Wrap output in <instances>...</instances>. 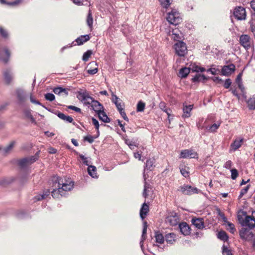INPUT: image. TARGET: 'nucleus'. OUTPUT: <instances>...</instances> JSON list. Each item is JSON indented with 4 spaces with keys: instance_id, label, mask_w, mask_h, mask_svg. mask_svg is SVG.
Masks as SVG:
<instances>
[{
    "instance_id": "62",
    "label": "nucleus",
    "mask_w": 255,
    "mask_h": 255,
    "mask_svg": "<svg viewBox=\"0 0 255 255\" xmlns=\"http://www.w3.org/2000/svg\"><path fill=\"white\" fill-rule=\"evenodd\" d=\"M232 162L231 160H228L225 163L224 167L226 169H230L232 166Z\"/></svg>"
},
{
    "instance_id": "49",
    "label": "nucleus",
    "mask_w": 255,
    "mask_h": 255,
    "mask_svg": "<svg viewBox=\"0 0 255 255\" xmlns=\"http://www.w3.org/2000/svg\"><path fill=\"white\" fill-rule=\"evenodd\" d=\"M180 172L181 174L185 177H189V172L188 171L186 167L181 168Z\"/></svg>"
},
{
    "instance_id": "13",
    "label": "nucleus",
    "mask_w": 255,
    "mask_h": 255,
    "mask_svg": "<svg viewBox=\"0 0 255 255\" xmlns=\"http://www.w3.org/2000/svg\"><path fill=\"white\" fill-rule=\"evenodd\" d=\"M77 97L79 100L84 102L86 105L89 104V101L92 99V97L86 92H78Z\"/></svg>"
},
{
    "instance_id": "45",
    "label": "nucleus",
    "mask_w": 255,
    "mask_h": 255,
    "mask_svg": "<svg viewBox=\"0 0 255 255\" xmlns=\"http://www.w3.org/2000/svg\"><path fill=\"white\" fill-rule=\"evenodd\" d=\"M231 178L232 179H236L239 176V173L238 170L234 168L231 170Z\"/></svg>"
},
{
    "instance_id": "17",
    "label": "nucleus",
    "mask_w": 255,
    "mask_h": 255,
    "mask_svg": "<svg viewBox=\"0 0 255 255\" xmlns=\"http://www.w3.org/2000/svg\"><path fill=\"white\" fill-rule=\"evenodd\" d=\"M243 138H238L236 139L234 142L231 144V147L234 151L237 150L243 144L244 142Z\"/></svg>"
},
{
    "instance_id": "16",
    "label": "nucleus",
    "mask_w": 255,
    "mask_h": 255,
    "mask_svg": "<svg viewBox=\"0 0 255 255\" xmlns=\"http://www.w3.org/2000/svg\"><path fill=\"white\" fill-rule=\"evenodd\" d=\"M193 108V105H184L183 108V118H188L191 116V112Z\"/></svg>"
},
{
    "instance_id": "36",
    "label": "nucleus",
    "mask_w": 255,
    "mask_h": 255,
    "mask_svg": "<svg viewBox=\"0 0 255 255\" xmlns=\"http://www.w3.org/2000/svg\"><path fill=\"white\" fill-rule=\"evenodd\" d=\"M23 114L25 118L30 119L31 121L33 123L35 122V119L31 114L29 110H24Z\"/></svg>"
},
{
    "instance_id": "51",
    "label": "nucleus",
    "mask_w": 255,
    "mask_h": 255,
    "mask_svg": "<svg viewBox=\"0 0 255 255\" xmlns=\"http://www.w3.org/2000/svg\"><path fill=\"white\" fill-rule=\"evenodd\" d=\"M14 143V141H12L7 147L4 148L3 149L4 153L8 152L13 148Z\"/></svg>"
},
{
    "instance_id": "18",
    "label": "nucleus",
    "mask_w": 255,
    "mask_h": 255,
    "mask_svg": "<svg viewBox=\"0 0 255 255\" xmlns=\"http://www.w3.org/2000/svg\"><path fill=\"white\" fill-rule=\"evenodd\" d=\"M148 212L149 206L146 203H144L140 209V218L142 220L146 218Z\"/></svg>"
},
{
    "instance_id": "56",
    "label": "nucleus",
    "mask_w": 255,
    "mask_h": 255,
    "mask_svg": "<svg viewBox=\"0 0 255 255\" xmlns=\"http://www.w3.org/2000/svg\"><path fill=\"white\" fill-rule=\"evenodd\" d=\"M249 188H250V185H247L244 188L242 189L240 192V197H241L244 194H246L247 193V192L248 191Z\"/></svg>"
},
{
    "instance_id": "53",
    "label": "nucleus",
    "mask_w": 255,
    "mask_h": 255,
    "mask_svg": "<svg viewBox=\"0 0 255 255\" xmlns=\"http://www.w3.org/2000/svg\"><path fill=\"white\" fill-rule=\"evenodd\" d=\"M79 157L82 160L83 164H84L86 165L89 166V161L88 160V158L86 157H85L83 154H80Z\"/></svg>"
},
{
    "instance_id": "43",
    "label": "nucleus",
    "mask_w": 255,
    "mask_h": 255,
    "mask_svg": "<svg viewBox=\"0 0 255 255\" xmlns=\"http://www.w3.org/2000/svg\"><path fill=\"white\" fill-rule=\"evenodd\" d=\"M4 52H5V54L6 55L7 57L5 58H1L0 57V60H1L4 63H6L9 60V57L10 55V51H9V50L6 48L4 49Z\"/></svg>"
},
{
    "instance_id": "63",
    "label": "nucleus",
    "mask_w": 255,
    "mask_h": 255,
    "mask_svg": "<svg viewBox=\"0 0 255 255\" xmlns=\"http://www.w3.org/2000/svg\"><path fill=\"white\" fill-rule=\"evenodd\" d=\"M121 115L123 118V119L127 121H128V117L126 116V114L124 110V109H122L121 111H119Z\"/></svg>"
},
{
    "instance_id": "25",
    "label": "nucleus",
    "mask_w": 255,
    "mask_h": 255,
    "mask_svg": "<svg viewBox=\"0 0 255 255\" xmlns=\"http://www.w3.org/2000/svg\"><path fill=\"white\" fill-rule=\"evenodd\" d=\"M208 79V78L206 77L204 75L196 74L193 78H192V81L193 82L200 81L205 82Z\"/></svg>"
},
{
    "instance_id": "52",
    "label": "nucleus",
    "mask_w": 255,
    "mask_h": 255,
    "mask_svg": "<svg viewBox=\"0 0 255 255\" xmlns=\"http://www.w3.org/2000/svg\"><path fill=\"white\" fill-rule=\"evenodd\" d=\"M94 138H95L93 136L88 135L84 137V140L87 141L90 143H92L94 142Z\"/></svg>"
},
{
    "instance_id": "47",
    "label": "nucleus",
    "mask_w": 255,
    "mask_h": 255,
    "mask_svg": "<svg viewBox=\"0 0 255 255\" xmlns=\"http://www.w3.org/2000/svg\"><path fill=\"white\" fill-rule=\"evenodd\" d=\"M45 98L46 100L49 101H53L55 99V96L52 93H46L45 94Z\"/></svg>"
},
{
    "instance_id": "21",
    "label": "nucleus",
    "mask_w": 255,
    "mask_h": 255,
    "mask_svg": "<svg viewBox=\"0 0 255 255\" xmlns=\"http://www.w3.org/2000/svg\"><path fill=\"white\" fill-rule=\"evenodd\" d=\"M166 222L172 226H176L178 223V218L175 215H170L166 218Z\"/></svg>"
},
{
    "instance_id": "30",
    "label": "nucleus",
    "mask_w": 255,
    "mask_h": 255,
    "mask_svg": "<svg viewBox=\"0 0 255 255\" xmlns=\"http://www.w3.org/2000/svg\"><path fill=\"white\" fill-rule=\"evenodd\" d=\"M57 116L61 119L68 122L69 123H72L73 121V119L71 117L69 116H66L62 113L59 112L57 114Z\"/></svg>"
},
{
    "instance_id": "24",
    "label": "nucleus",
    "mask_w": 255,
    "mask_h": 255,
    "mask_svg": "<svg viewBox=\"0 0 255 255\" xmlns=\"http://www.w3.org/2000/svg\"><path fill=\"white\" fill-rule=\"evenodd\" d=\"M190 72V68L184 67L179 70V76L181 78H186Z\"/></svg>"
},
{
    "instance_id": "23",
    "label": "nucleus",
    "mask_w": 255,
    "mask_h": 255,
    "mask_svg": "<svg viewBox=\"0 0 255 255\" xmlns=\"http://www.w3.org/2000/svg\"><path fill=\"white\" fill-rule=\"evenodd\" d=\"M3 76L5 82L6 84H9L12 79L10 71L8 69L5 70L3 72Z\"/></svg>"
},
{
    "instance_id": "46",
    "label": "nucleus",
    "mask_w": 255,
    "mask_h": 255,
    "mask_svg": "<svg viewBox=\"0 0 255 255\" xmlns=\"http://www.w3.org/2000/svg\"><path fill=\"white\" fill-rule=\"evenodd\" d=\"M217 211L218 215L220 217H221V218H222V220H223V222H224V223H225V222H227V220H227V217L225 216V214H224L223 212H222V211H221V210H220V209H218L217 210Z\"/></svg>"
},
{
    "instance_id": "59",
    "label": "nucleus",
    "mask_w": 255,
    "mask_h": 255,
    "mask_svg": "<svg viewBox=\"0 0 255 255\" xmlns=\"http://www.w3.org/2000/svg\"><path fill=\"white\" fill-rule=\"evenodd\" d=\"M149 188V185L145 184L144 188V191L143 192V196L145 198H147L148 194H147V191L148 189Z\"/></svg>"
},
{
    "instance_id": "29",
    "label": "nucleus",
    "mask_w": 255,
    "mask_h": 255,
    "mask_svg": "<svg viewBox=\"0 0 255 255\" xmlns=\"http://www.w3.org/2000/svg\"><path fill=\"white\" fill-rule=\"evenodd\" d=\"M189 68L190 69V71H192L193 72H203L206 70L205 68L199 67L194 64H191Z\"/></svg>"
},
{
    "instance_id": "37",
    "label": "nucleus",
    "mask_w": 255,
    "mask_h": 255,
    "mask_svg": "<svg viewBox=\"0 0 255 255\" xmlns=\"http://www.w3.org/2000/svg\"><path fill=\"white\" fill-rule=\"evenodd\" d=\"M53 91L55 94L57 95L60 94L62 92L64 93L66 95H68V92L67 91V90L63 88L62 87L55 88L53 89Z\"/></svg>"
},
{
    "instance_id": "44",
    "label": "nucleus",
    "mask_w": 255,
    "mask_h": 255,
    "mask_svg": "<svg viewBox=\"0 0 255 255\" xmlns=\"http://www.w3.org/2000/svg\"><path fill=\"white\" fill-rule=\"evenodd\" d=\"M227 224L228 226L229 227V230L232 234H234V233L236 232V230L235 228V226L233 223H231L227 221V222H225Z\"/></svg>"
},
{
    "instance_id": "40",
    "label": "nucleus",
    "mask_w": 255,
    "mask_h": 255,
    "mask_svg": "<svg viewBox=\"0 0 255 255\" xmlns=\"http://www.w3.org/2000/svg\"><path fill=\"white\" fill-rule=\"evenodd\" d=\"M159 1L163 7L167 8L171 3L172 0H159Z\"/></svg>"
},
{
    "instance_id": "34",
    "label": "nucleus",
    "mask_w": 255,
    "mask_h": 255,
    "mask_svg": "<svg viewBox=\"0 0 255 255\" xmlns=\"http://www.w3.org/2000/svg\"><path fill=\"white\" fill-rule=\"evenodd\" d=\"M218 238L220 240L225 242L227 241L229 239V237L226 232L224 231H220L218 234Z\"/></svg>"
},
{
    "instance_id": "58",
    "label": "nucleus",
    "mask_w": 255,
    "mask_h": 255,
    "mask_svg": "<svg viewBox=\"0 0 255 255\" xmlns=\"http://www.w3.org/2000/svg\"><path fill=\"white\" fill-rule=\"evenodd\" d=\"M50 193V191L49 189H46V190L43 191V193L42 194V196H41L40 198L41 199L46 198L47 196H49Z\"/></svg>"
},
{
    "instance_id": "41",
    "label": "nucleus",
    "mask_w": 255,
    "mask_h": 255,
    "mask_svg": "<svg viewBox=\"0 0 255 255\" xmlns=\"http://www.w3.org/2000/svg\"><path fill=\"white\" fill-rule=\"evenodd\" d=\"M220 124H214L212 126L207 127L206 129L210 132H215L219 128Z\"/></svg>"
},
{
    "instance_id": "19",
    "label": "nucleus",
    "mask_w": 255,
    "mask_h": 255,
    "mask_svg": "<svg viewBox=\"0 0 255 255\" xmlns=\"http://www.w3.org/2000/svg\"><path fill=\"white\" fill-rule=\"evenodd\" d=\"M90 39L89 35L86 34L84 35H81L75 40L76 44L75 45H81L83 44L86 42L89 41Z\"/></svg>"
},
{
    "instance_id": "11",
    "label": "nucleus",
    "mask_w": 255,
    "mask_h": 255,
    "mask_svg": "<svg viewBox=\"0 0 255 255\" xmlns=\"http://www.w3.org/2000/svg\"><path fill=\"white\" fill-rule=\"evenodd\" d=\"M236 69V66L234 64L225 65L222 67L221 73L223 75L229 76L233 73Z\"/></svg>"
},
{
    "instance_id": "26",
    "label": "nucleus",
    "mask_w": 255,
    "mask_h": 255,
    "mask_svg": "<svg viewBox=\"0 0 255 255\" xmlns=\"http://www.w3.org/2000/svg\"><path fill=\"white\" fill-rule=\"evenodd\" d=\"M89 174L93 178H97V168L95 166L90 165L88 167Z\"/></svg>"
},
{
    "instance_id": "57",
    "label": "nucleus",
    "mask_w": 255,
    "mask_h": 255,
    "mask_svg": "<svg viewBox=\"0 0 255 255\" xmlns=\"http://www.w3.org/2000/svg\"><path fill=\"white\" fill-rule=\"evenodd\" d=\"M0 34L4 38L8 37L7 31L2 27H0Z\"/></svg>"
},
{
    "instance_id": "28",
    "label": "nucleus",
    "mask_w": 255,
    "mask_h": 255,
    "mask_svg": "<svg viewBox=\"0 0 255 255\" xmlns=\"http://www.w3.org/2000/svg\"><path fill=\"white\" fill-rule=\"evenodd\" d=\"M155 159L150 158L149 159H147L146 161V167L147 169L150 171H152L155 167Z\"/></svg>"
},
{
    "instance_id": "60",
    "label": "nucleus",
    "mask_w": 255,
    "mask_h": 255,
    "mask_svg": "<svg viewBox=\"0 0 255 255\" xmlns=\"http://www.w3.org/2000/svg\"><path fill=\"white\" fill-rule=\"evenodd\" d=\"M98 72V68L95 67L93 69H89L87 70V72L88 74L90 75H94L97 73Z\"/></svg>"
},
{
    "instance_id": "38",
    "label": "nucleus",
    "mask_w": 255,
    "mask_h": 255,
    "mask_svg": "<svg viewBox=\"0 0 255 255\" xmlns=\"http://www.w3.org/2000/svg\"><path fill=\"white\" fill-rule=\"evenodd\" d=\"M145 104L142 101H139L138 102L137 105L136 111L138 112H143L145 109Z\"/></svg>"
},
{
    "instance_id": "8",
    "label": "nucleus",
    "mask_w": 255,
    "mask_h": 255,
    "mask_svg": "<svg viewBox=\"0 0 255 255\" xmlns=\"http://www.w3.org/2000/svg\"><path fill=\"white\" fill-rule=\"evenodd\" d=\"M38 158V156L35 154L29 157H25L18 160V165L21 168H24L28 165L36 161Z\"/></svg>"
},
{
    "instance_id": "32",
    "label": "nucleus",
    "mask_w": 255,
    "mask_h": 255,
    "mask_svg": "<svg viewBox=\"0 0 255 255\" xmlns=\"http://www.w3.org/2000/svg\"><path fill=\"white\" fill-rule=\"evenodd\" d=\"M86 22L89 27L92 29L93 27V18L92 12L89 10L86 19Z\"/></svg>"
},
{
    "instance_id": "42",
    "label": "nucleus",
    "mask_w": 255,
    "mask_h": 255,
    "mask_svg": "<svg viewBox=\"0 0 255 255\" xmlns=\"http://www.w3.org/2000/svg\"><path fill=\"white\" fill-rule=\"evenodd\" d=\"M147 223L146 222H144V225L142 230V233L141 236V238L142 241L145 240L146 238V232H147Z\"/></svg>"
},
{
    "instance_id": "20",
    "label": "nucleus",
    "mask_w": 255,
    "mask_h": 255,
    "mask_svg": "<svg viewBox=\"0 0 255 255\" xmlns=\"http://www.w3.org/2000/svg\"><path fill=\"white\" fill-rule=\"evenodd\" d=\"M112 101L116 105L118 111H121L123 109L124 104L122 100L119 98L116 95H113Z\"/></svg>"
},
{
    "instance_id": "9",
    "label": "nucleus",
    "mask_w": 255,
    "mask_h": 255,
    "mask_svg": "<svg viewBox=\"0 0 255 255\" xmlns=\"http://www.w3.org/2000/svg\"><path fill=\"white\" fill-rule=\"evenodd\" d=\"M239 235L242 239L247 241L252 240L254 237V234L250 230L245 228H243L240 231Z\"/></svg>"
},
{
    "instance_id": "4",
    "label": "nucleus",
    "mask_w": 255,
    "mask_h": 255,
    "mask_svg": "<svg viewBox=\"0 0 255 255\" xmlns=\"http://www.w3.org/2000/svg\"><path fill=\"white\" fill-rule=\"evenodd\" d=\"M239 43L245 49L248 51L252 46H254V41L252 38L247 34H242L239 38Z\"/></svg>"
},
{
    "instance_id": "61",
    "label": "nucleus",
    "mask_w": 255,
    "mask_h": 255,
    "mask_svg": "<svg viewBox=\"0 0 255 255\" xmlns=\"http://www.w3.org/2000/svg\"><path fill=\"white\" fill-rule=\"evenodd\" d=\"M67 108L69 109H70V110H74L75 112H78V113H81V110L80 108H79L78 107H76L75 106H68L67 107Z\"/></svg>"
},
{
    "instance_id": "14",
    "label": "nucleus",
    "mask_w": 255,
    "mask_h": 255,
    "mask_svg": "<svg viewBox=\"0 0 255 255\" xmlns=\"http://www.w3.org/2000/svg\"><path fill=\"white\" fill-rule=\"evenodd\" d=\"M179 227L180 232L185 236L189 235L191 233V229L186 222H182L179 224Z\"/></svg>"
},
{
    "instance_id": "7",
    "label": "nucleus",
    "mask_w": 255,
    "mask_h": 255,
    "mask_svg": "<svg viewBox=\"0 0 255 255\" xmlns=\"http://www.w3.org/2000/svg\"><path fill=\"white\" fill-rule=\"evenodd\" d=\"M233 15L239 20H245L247 16L246 9L244 7L239 6L236 7L233 10Z\"/></svg>"
},
{
    "instance_id": "39",
    "label": "nucleus",
    "mask_w": 255,
    "mask_h": 255,
    "mask_svg": "<svg viewBox=\"0 0 255 255\" xmlns=\"http://www.w3.org/2000/svg\"><path fill=\"white\" fill-rule=\"evenodd\" d=\"M92 54V51L91 50H87L86 52L84 53L82 57V60L85 62L87 61Z\"/></svg>"
},
{
    "instance_id": "54",
    "label": "nucleus",
    "mask_w": 255,
    "mask_h": 255,
    "mask_svg": "<svg viewBox=\"0 0 255 255\" xmlns=\"http://www.w3.org/2000/svg\"><path fill=\"white\" fill-rule=\"evenodd\" d=\"M92 122L93 125L95 126L96 129H97L98 133H99V124L98 121L96 119L93 118L92 119Z\"/></svg>"
},
{
    "instance_id": "22",
    "label": "nucleus",
    "mask_w": 255,
    "mask_h": 255,
    "mask_svg": "<svg viewBox=\"0 0 255 255\" xmlns=\"http://www.w3.org/2000/svg\"><path fill=\"white\" fill-rule=\"evenodd\" d=\"M98 115L99 119L105 123L110 122V118L107 116L104 110L98 113Z\"/></svg>"
},
{
    "instance_id": "1",
    "label": "nucleus",
    "mask_w": 255,
    "mask_h": 255,
    "mask_svg": "<svg viewBox=\"0 0 255 255\" xmlns=\"http://www.w3.org/2000/svg\"><path fill=\"white\" fill-rule=\"evenodd\" d=\"M51 195L54 198H60L65 192L70 191L73 187L74 182L64 179L61 177L54 175L51 178Z\"/></svg>"
},
{
    "instance_id": "2",
    "label": "nucleus",
    "mask_w": 255,
    "mask_h": 255,
    "mask_svg": "<svg viewBox=\"0 0 255 255\" xmlns=\"http://www.w3.org/2000/svg\"><path fill=\"white\" fill-rule=\"evenodd\" d=\"M242 215L239 213L238 218L240 222L243 226H248L250 229L255 227V217L253 216H247L246 212H242Z\"/></svg>"
},
{
    "instance_id": "31",
    "label": "nucleus",
    "mask_w": 255,
    "mask_h": 255,
    "mask_svg": "<svg viewBox=\"0 0 255 255\" xmlns=\"http://www.w3.org/2000/svg\"><path fill=\"white\" fill-rule=\"evenodd\" d=\"M155 238L157 243L162 244L164 242V238L162 234L159 232H155Z\"/></svg>"
},
{
    "instance_id": "50",
    "label": "nucleus",
    "mask_w": 255,
    "mask_h": 255,
    "mask_svg": "<svg viewBox=\"0 0 255 255\" xmlns=\"http://www.w3.org/2000/svg\"><path fill=\"white\" fill-rule=\"evenodd\" d=\"M176 30L172 31V37L174 40L180 41V36L179 33L176 32Z\"/></svg>"
},
{
    "instance_id": "55",
    "label": "nucleus",
    "mask_w": 255,
    "mask_h": 255,
    "mask_svg": "<svg viewBox=\"0 0 255 255\" xmlns=\"http://www.w3.org/2000/svg\"><path fill=\"white\" fill-rule=\"evenodd\" d=\"M232 84V81L230 79H227L225 80V83L224 84V87L226 89H228L230 88Z\"/></svg>"
},
{
    "instance_id": "6",
    "label": "nucleus",
    "mask_w": 255,
    "mask_h": 255,
    "mask_svg": "<svg viewBox=\"0 0 255 255\" xmlns=\"http://www.w3.org/2000/svg\"><path fill=\"white\" fill-rule=\"evenodd\" d=\"M176 54L180 57H184L187 53L186 44L181 41H178L174 45Z\"/></svg>"
},
{
    "instance_id": "64",
    "label": "nucleus",
    "mask_w": 255,
    "mask_h": 255,
    "mask_svg": "<svg viewBox=\"0 0 255 255\" xmlns=\"http://www.w3.org/2000/svg\"><path fill=\"white\" fill-rule=\"evenodd\" d=\"M159 107L161 110H162L163 111H164L166 109L168 108L166 106V104L164 102H161L159 103Z\"/></svg>"
},
{
    "instance_id": "12",
    "label": "nucleus",
    "mask_w": 255,
    "mask_h": 255,
    "mask_svg": "<svg viewBox=\"0 0 255 255\" xmlns=\"http://www.w3.org/2000/svg\"><path fill=\"white\" fill-rule=\"evenodd\" d=\"M91 105L92 109L97 113L104 110V107L98 101L95 100L92 97V99L89 101V104Z\"/></svg>"
},
{
    "instance_id": "35",
    "label": "nucleus",
    "mask_w": 255,
    "mask_h": 255,
    "mask_svg": "<svg viewBox=\"0 0 255 255\" xmlns=\"http://www.w3.org/2000/svg\"><path fill=\"white\" fill-rule=\"evenodd\" d=\"M17 97L19 101L21 103L25 101V96L22 90H18L16 91Z\"/></svg>"
},
{
    "instance_id": "48",
    "label": "nucleus",
    "mask_w": 255,
    "mask_h": 255,
    "mask_svg": "<svg viewBox=\"0 0 255 255\" xmlns=\"http://www.w3.org/2000/svg\"><path fill=\"white\" fill-rule=\"evenodd\" d=\"M222 249H223L222 253H223V255H232L231 251L229 250L224 245L223 246Z\"/></svg>"
},
{
    "instance_id": "33",
    "label": "nucleus",
    "mask_w": 255,
    "mask_h": 255,
    "mask_svg": "<svg viewBox=\"0 0 255 255\" xmlns=\"http://www.w3.org/2000/svg\"><path fill=\"white\" fill-rule=\"evenodd\" d=\"M248 106L250 110H255V95L248 100Z\"/></svg>"
},
{
    "instance_id": "3",
    "label": "nucleus",
    "mask_w": 255,
    "mask_h": 255,
    "mask_svg": "<svg viewBox=\"0 0 255 255\" xmlns=\"http://www.w3.org/2000/svg\"><path fill=\"white\" fill-rule=\"evenodd\" d=\"M166 19L170 24L175 25L180 24L182 21L181 14L175 9H172L167 13Z\"/></svg>"
},
{
    "instance_id": "15",
    "label": "nucleus",
    "mask_w": 255,
    "mask_h": 255,
    "mask_svg": "<svg viewBox=\"0 0 255 255\" xmlns=\"http://www.w3.org/2000/svg\"><path fill=\"white\" fill-rule=\"evenodd\" d=\"M191 222L198 229H203L205 227L204 222L203 218H193L191 220Z\"/></svg>"
},
{
    "instance_id": "5",
    "label": "nucleus",
    "mask_w": 255,
    "mask_h": 255,
    "mask_svg": "<svg viewBox=\"0 0 255 255\" xmlns=\"http://www.w3.org/2000/svg\"><path fill=\"white\" fill-rule=\"evenodd\" d=\"M177 191L184 195H191L194 194H198L199 190L197 188L191 185L184 184L179 186L177 189Z\"/></svg>"
},
{
    "instance_id": "27",
    "label": "nucleus",
    "mask_w": 255,
    "mask_h": 255,
    "mask_svg": "<svg viewBox=\"0 0 255 255\" xmlns=\"http://www.w3.org/2000/svg\"><path fill=\"white\" fill-rule=\"evenodd\" d=\"M176 235L174 233H169L166 235L165 240L166 242L170 244H172L175 241Z\"/></svg>"
},
{
    "instance_id": "10",
    "label": "nucleus",
    "mask_w": 255,
    "mask_h": 255,
    "mask_svg": "<svg viewBox=\"0 0 255 255\" xmlns=\"http://www.w3.org/2000/svg\"><path fill=\"white\" fill-rule=\"evenodd\" d=\"M180 157L184 158L188 157L190 158H198V154L193 149H185L181 151L180 153Z\"/></svg>"
}]
</instances>
